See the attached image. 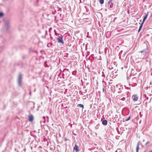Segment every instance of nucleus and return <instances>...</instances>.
<instances>
[{
  "label": "nucleus",
  "instance_id": "1",
  "mask_svg": "<svg viewBox=\"0 0 152 152\" xmlns=\"http://www.w3.org/2000/svg\"><path fill=\"white\" fill-rule=\"evenodd\" d=\"M4 27V29L5 31H7L10 27V22L9 20H6L5 21Z\"/></svg>",
  "mask_w": 152,
  "mask_h": 152
},
{
  "label": "nucleus",
  "instance_id": "2",
  "mask_svg": "<svg viewBox=\"0 0 152 152\" xmlns=\"http://www.w3.org/2000/svg\"><path fill=\"white\" fill-rule=\"evenodd\" d=\"M22 82L21 75L20 74L18 79V84L19 86L21 87Z\"/></svg>",
  "mask_w": 152,
  "mask_h": 152
},
{
  "label": "nucleus",
  "instance_id": "3",
  "mask_svg": "<svg viewBox=\"0 0 152 152\" xmlns=\"http://www.w3.org/2000/svg\"><path fill=\"white\" fill-rule=\"evenodd\" d=\"M57 39L58 40V42L63 44L64 43V42L63 41V38L62 37H61L60 36H58V37L57 38Z\"/></svg>",
  "mask_w": 152,
  "mask_h": 152
},
{
  "label": "nucleus",
  "instance_id": "4",
  "mask_svg": "<svg viewBox=\"0 0 152 152\" xmlns=\"http://www.w3.org/2000/svg\"><path fill=\"white\" fill-rule=\"evenodd\" d=\"M79 147L77 145H75L74 147L73 150L75 151V152H78L79 151Z\"/></svg>",
  "mask_w": 152,
  "mask_h": 152
},
{
  "label": "nucleus",
  "instance_id": "5",
  "mask_svg": "<svg viewBox=\"0 0 152 152\" xmlns=\"http://www.w3.org/2000/svg\"><path fill=\"white\" fill-rule=\"evenodd\" d=\"M28 120L29 121H33L34 120V117L32 115H30L28 116Z\"/></svg>",
  "mask_w": 152,
  "mask_h": 152
},
{
  "label": "nucleus",
  "instance_id": "6",
  "mask_svg": "<svg viewBox=\"0 0 152 152\" xmlns=\"http://www.w3.org/2000/svg\"><path fill=\"white\" fill-rule=\"evenodd\" d=\"M139 52L140 53H142V54H141V56L142 57H144L145 56L146 54V52L145 49L140 51Z\"/></svg>",
  "mask_w": 152,
  "mask_h": 152
},
{
  "label": "nucleus",
  "instance_id": "7",
  "mask_svg": "<svg viewBox=\"0 0 152 152\" xmlns=\"http://www.w3.org/2000/svg\"><path fill=\"white\" fill-rule=\"evenodd\" d=\"M132 98L134 101H135L138 100V97L137 96H132Z\"/></svg>",
  "mask_w": 152,
  "mask_h": 152
},
{
  "label": "nucleus",
  "instance_id": "8",
  "mask_svg": "<svg viewBox=\"0 0 152 152\" xmlns=\"http://www.w3.org/2000/svg\"><path fill=\"white\" fill-rule=\"evenodd\" d=\"M140 144H141L140 141H139L137 144V147L136 148V152H138V150L140 149V148H139V145Z\"/></svg>",
  "mask_w": 152,
  "mask_h": 152
},
{
  "label": "nucleus",
  "instance_id": "9",
  "mask_svg": "<svg viewBox=\"0 0 152 152\" xmlns=\"http://www.w3.org/2000/svg\"><path fill=\"white\" fill-rule=\"evenodd\" d=\"M102 124L104 125H106L107 123V121L106 120H104L102 121Z\"/></svg>",
  "mask_w": 152,
  "mask_h": 152
},
{
  "label": "nucleus",
  "instance_id": "10",
  "mask_svg": "<svg viewBox=\"0 0 152 152\" xmlns=\"http://www.w3.org/2000/svg\"><path fill=\"white\" fill-rule=\"evenodd\" d=\"M143 24V22H142V23H141V25H140V26L139 28V29H138V32L140 31V30L142 29V27Z\"/></svg>",
  "mask_w": 152,
  "mask_h": 152
},
{
  "label": "nucleus",
  "instance_id": "11",
  "mask_svg": "<svg viewBox=\"0 0 152 152\" xmlns=\"http://www.w3.org/2000/svg\"><path fill=\"white\" fill-rule=\"evenodd\" d=\"M148 16V15L147 14V15H145L144 16V18L143 19V21L142 22H143V23H144L145 22V20L147 18V17Z\"/></svg>",
  "mask_w": 152,
  "mask_h": 152
},
{
  "label": "nucleus",
  "instance_id": "12",
  "mask_svg": "<svg viewBox=\"0 0 152 152\" xmlns=\"http://www.w3.org/2000/svg\"><path fill=\"white\" fill-rule=\"evenodd\" d=\"M78 107H83V105L82 104H80L78 105Z\"/></svg>",
  "mask_w": 152,
  "mask_h": 152
},
{
  "label": "nucleus",
  "instance_id": "13",
  "mask_svg": "<svg viewBox=\"0 0 152 152\" xmlns=\"http://www.w3.org/2000/svg\"><path fill=\"white\" fill-rule=\"evenodd\" d=\"M99 1L101 4H102L104 3V0H99Z\"/></svg>",
  "mask_w": 152,
  "mask_h": 152
},
{
  "label": "nucleus",
  "instance_id": "14",
  "mask_svg": "<svg viewBox=\"0 0 152 152\" xmlns=\"http://www.w3.org/2000/svg\"><path fill=\"white\" fill-rule=\"evenodd\" d=\"M4 15V13L2 12H0V17H3Z\"/></svg>",
  "mask_w": 152,
  "mask_h": 152
},
{
  "label": "nucleus",
  "instance_id": "15",
  "mask_svg": "<svg viewBox=\"0 0 152 152\" xmlns=\"http://www.w3.org/2000/svg\"><path fill=\"white\" fill-rule=\"evenodd\" d=\"M101 91H102V92H104V87L103 86H102V90H101Z\"/></svg>",
  "mask_w": 152,
  "mask_h": 152
},
{
  "label": "nucleus",
  "instance_id": "16",
  "mask_svg": "<svg viewBox=\"0 0 152 152\" xmlns=\"http://www.w3.org/2000/svg\"><path fill=\"white\" fill-rule=\"evenodd\" d=\"M150 143V141H148L145 144V146H147V145L148 144Z\"/></svg>",
  "mask_w": 152,
  "mask_h": 152
},
{
  "label": "nucleus",
  "instance_id": "17",
  "mask_svg": "<svg viewBox=\"0 0 152 152\" xmlns=\"http://www.w3.org/2000/svg\"><path fill=\"white\" fill-rule=\"evenodd\" d=\"M112 1L111 0H109L108 2V4H111V2H112Z\"/></svg>",
  "mask_w": 152,
  "mask_h": 152
},
{
  "label": "nucleus",
  "instance_id": "18",
  "mask_svg": "<svg viewBox=\"0 0 152 152\" xmlns=\"http://www.w3.org/2000/svg\"><path fill=\"white\" fill-rule=\"evenodd\" d=\"M83 99H86V96H83Z\"/></svg>",
  "mask_w": 152,
  "mask_h": 152
},
{
  "label": "nucleus",
  "instance_id": "19",
  "mask_svg": "<svg viewBox=\"0 0 152 152\" xmlns=\"http://www.w3.org/2000/svg\"><path fill=\"white\" fill-rule=\"evenodd\" d=\"M119 99L122 100H124L125 98L124 97H123L122 99H121V98H120Z\"/></svg>",
  "mask_w": 152,
  "mask_h": 152
},
{
  "label": "nucleus",
  "instance_id": "20",
  "mask_svg": "<svg viewBox=\"0 0 152 152\" xmlns=\"http://www.w3.org/2000/svg\"><path fill=\"white\" fill-rule=\"evenodd\" d=\"M130 117H129L126 120V121H129V120H130Z\"/></svg>",
  "mask_w": 152,
  "mask_h": 152
},
{
  "label": "nucleus",
  "instance_id": "21",
  "mask_svg": "<svg viewBox=\"0 0 152 152\" xmlns=\"http://www.w3.org/2000/svg\"><path fill=\"white\" fill-rule=\"evenodd\" d=\"M113 6V5L112 3H111V4L110 5V7H112V6Z\"/></svg>",
  "mask_w": 152,
  "mask_h": 152
},
{
  "label": "nucleus",
  "instance_id": "22",
  "mask_svg": "<svg viewBox=\"0 0 152 152\" xmlns=\"http://www.w3.org/2000/svg\"><path fill=\"white\" fill-rule=\"evenodd\" d=\"M145 97L146 98V99H148V97H147L146 96H145Z\"/></svg>",
  "mask_w": 152,
  "mask_h": 152
},
{
  "label": "nucleus",
  "instance_id": "23",
  "mask_svg": "<svg viewBox=\"0 0 152 152\" xmlns=\"http://www.w3.org/2000/svg\"><path fill=\"white\" fill-rule=\"evenodd\" d=\"M43 118L44 119H45V116H43Z\"/></svg>",
  "mask_w": 152,
  "mask_h": 152
},
{
  "label": "nucleus",
  "instance_id": "24",
  "mask_svg": "<svg viewBox=\"0 0 152 152\" xmlns=\"http://www.w3.org/2000/svg\"><path fill=\"white\" fill-rule=\"evenodd\" d=\"M150 152H152V150L150 151Z\"/></svg>",
  "mask_w": 152,
  "mask_h": 152
},
{
  "label": "nucleus",
  "instance_id": "25",
  "mask_svg": "<svg viewBox=\"0 0 152 152\" xmlns=\"http://www.w3.org/2000/svg\"><path fill=\"white\" fill-rule=\"evenodd\" d=\"M31 94V92H30V94Z\"/></svg>",
  "mask_w": 152,
  "mask_h": 152
},
{
  "label": "nucleus",
  "instance_id": "26",
  "mask_svg": "<svg viewBox=\"0 0 152 152\" xmlns=\"http://www.w3.org/2000/svg\"><path fill=\"white\" fill-rule=\"evenodd\" d=\"M143 142H144V140H143Z\"/></svg>",
  "mask_w": 152,
  "mask_h": 152
}]
</instances>
